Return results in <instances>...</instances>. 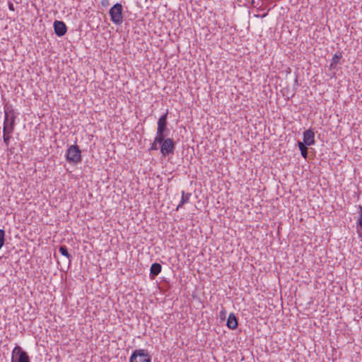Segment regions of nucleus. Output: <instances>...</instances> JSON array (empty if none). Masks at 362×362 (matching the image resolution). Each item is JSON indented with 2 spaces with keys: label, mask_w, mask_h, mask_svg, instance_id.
Wrapping results in <instances>:
<instances>
[{
  "label": "nucleus",
  "mask_w": 362,
  "mask_h": 362,
  "mask_svg": "<svg viewBox=\"0 0 362 362\" xmlns=\"http://www.w3.org/2000/svg\"><path fill=\"white\" fill-rule=\"evenodd\" d=\"M168 111L163 115L158 120V127L156 136V141L160 143L163 138H165L169 130L167 128Z\"/></svg>",
  "instance_id": "f257e3e1"
},
{
  "label": "nucleus",
  "mask_w": 362,
  "mask_h": 362,
  "mask_svg": "<svg viewBox=\"0 0 362 362\" xmlns=\"http://www.w3.org/2000/svg\"><path fill=\"white\" fill-rule=\"evenodd\" d=\"M4 113V129L8 132H13L16 119L15 112L11 107L6 106Z\"/></svg>",
  "instance_id": "f03ea898"
},
{
  "label": "nucleus",
  "mask_w": 362,
  "mask_h": 362,
  "mask_svg": "<svg viewBox=\"0 0 362 362\" xmlns=\"http://www.w3.org/2000/svg\"><path fill=\"white\" fill-rule=\"evenodd\" d=\"M123 7L121 4L117 3L109 11L111 21L115 25H120L123 21Z\"/></svg>",
  "instance_id": "7ed1b4c3"
},
{
  "label": "nucleus",
  "mask_w": 362,
  "mask_h": 362,
  "mask_svg": "<svg viewBox=\"0 0 362 362\" xmlns=\"http://www.w3.org/2000/svg\"><path fill=\"white\" fill-rule=\"evenodd\" d=\"M66 158L69 163H78L81 161V151L77 145H71L66 150Z\"/></svg>",
  "instance_id": "20e7f679"
},
{
  "label": "nucleus",
  "mask_w": 362,
  "mask_h": 362,
  "mask_svg": "<svg viewBox=\"0 0 362 362\" xmlns=\"http://www.w3.org/2000/svg\"><path fill=\"white\" fill-rule=\"evenodd\" d=\"M129 362H151V358L147 350L139 349L132 352Z\"/></svg>",
  "instance_id": "39448f33"
},
{
  "label": "nucleus",
  "mask_w": 362,
  "mask_h": 362,
  "mask_svg": "<svg viewBox=\"0 0 362 362\" xmlns=\"http://www.w3.org/2000/svg\"><path fill=\"white\" fill-rule=\"evenodd\" d=\"M160 144H161L160 153L163 156H166L173 152L175 143L172 139L163 138V141Z\"/></svg>",
  "instance_id": "423d86ee"
},
{
  "label": "nucleus",
  "mask_w": 362,
  "mask_h": 362,
  "mask_svg": "<svg viewBox=\"0 0 362 362\" xmlns=\"http://www.w3.org/2000/svg\"><path fill=\"white\" fill-rule=\"evenodd\" d=\"M13 356H16L17 362H30L28 354L18 346H16L13 350L12 360H13Z\"/></svg>",
  "instance_id": "0eeeda50"
},
{
  "label": "nucleus",
  "mask_w": 362,
  "mask_h": 362,
  "mask_svg": "<svg viewBox=\"0 0 362 362\" xmlns=\"http://www.w3.org/2000/svg\"><path fill=\"white\" fill-rule=\"evenodd\" d=\"M53 25H54V33L58 37L64 36L66 34V33L67 31V28H66V24L63 21H55L54 22Z\"/></svg>",
  "instance_id": "6e6552de"
},
{
  "label": "nucleus",
  "mask_w": 362,
  "mask_h": 362,
  "mask_svg": "<svg viewBox=\"0 0 362 362\" xmlns=\"http://www.w3.org/2000/svg\"><path fill=\"white\" fill-rule=\"evenodd\" d=\"M307 146H311L315 144V133L310 129L303 132V142Z\"/></svg>",
  "instance_id": "1a4fd4ad"
},
{
  "label": "nucleus",
  "mask_w": 362,
  "mask_h": 362,
  "mask_svg": "<svg viewBox=\"0 0 362 362\" xmlns=\"http://www.w3.org/2000/svg\"><path fill=\"white\" fill-rule=\"evenodd\" d=\"M162 267L159 263H153L151 266L150 269V276L151 279H154L155 276H158L161 272Z\"/></svg>",
  "instance_id": "9d476101"
},
{
  "label": "nucleus",
  "mask_w": 362,
  "mask_h": 362,
  "mask_svg": "<svg viewBox=\"0 0 362 362\" xmlns=\"http://www.w3.org/2000/svg\"><path fill=\"white\" fill-rule=\"evenodd\" d=\"M238 320L233 313H230L227 320V326L230 329H235L238 327Z\"/></svg>",
  "instance_id": "9b49d317"
},
{
  "label": "nucleus",
  "mask_w": 362,
  "mask_h": 362,
  "mask_svg": "<svg viewBox=\"0 0 362 362\" xmlns=\"http://www.w3.org/2000/svg\"><path fill=\"white\" fill-rule=\"evenodd\" d=\"M191 196V193H185V191H182V198L180 204L177 206L176 209L178 210L180 207L182 206V205L188 203Z\"/></svg>",
  "instance_id": "f8f14e48"
},
{
  "label": "nucleus",
  "mask_w": 362,
  "mask_h": 362,
  "mask_svg": "<svg viewBox=\"0 0 362 362\" xmlns=\"http://www.w3.org/2000/svg\"><path fill=\"white\" fill-rule=\"evenodd\" d=\"M341 57H342L341 53H340V52L335 53L332 59V62H331L330 66L332 68H335L337 66V65L339 64V60L341 59Z\"/></svg>",
  "instance_id": "ddd939ff"
},
{
  "label": "nucleus",
  "mask_w": 362,
  "mask_h": 362,
  "mask_svg": "<svg viewBox=\"0 0 362 362\" xmlns=\"http://www.w3.org/2000/svg\"><path fill=\"white\" fill-rule=\"evenodd\" d=\"M298 146L302 156L304 158H306L307 156H308V148L306 147L307 145H305L304 143H303L301 141H298Z\"/></svg>",
  "instance_id": "4468645a"
},
{
  "label": "nucleus",
  "mask_w": 362,
  "mask_h": 362,
  "mask_svg": "<svg viewBox=\"0 0 362 362\" xmlns=\"http://www.w3.org/2000/svg\"><path fill=\"white\" fill-rule=\"evenodd\" d=\"M59 250L63 256L67 257L69 260L71 259V255L68 252V249L65 245H61Z\"/></svg>",
  "instance_id": "2eb2a0df"
},
{
  "label": "nucleus",
  "mask_w": 362,
  "mask_h": 362,
  "mask_svg": "<svg viewBox=\"0 0 362 362\" xmlns=\"http://www.w3.org/2000/svg\"><path fill=\"white\" fill-rule=\"evenodd\" d=\"M3 133H4V142L6 144V146L8 145V143H9V141H10V139H11V136H10V134L12 133V132H8L4 129H3Z\"/></svg>",
  "instance_id": "dca6fc26"
},
{
  "label": "nucleus",
  "mask_w": 362,
  "mask_h": 362,
  "mask_svg": "<svg viewBox=\"0 0 362 362\" xmlns=\"http://www.w3.org/2000/svg\"><path fill=\"white\" fill-rule=\"evenodd\" d=\"M358 227L362 230V206H359V218L357 221Z\"/></svg>",
  "instance_id": "f3484780"
},
{
  "label": "nucleus",
  "mask_w": 362,
  "mask_h": 362,
  "mask_svg": "<svg viewBox=\"0 0 362 362\" xmlns=\"http://www.w3.org/2000/svg\"><path fill=\"white\" fill-rule=\"evenodd\" d=\"M5 241V231L3 229H0V250L3 247Z\"/></svg>",
  "instance_id": "a211bd4d"
},
{
  "label": "nucleus",
  "mask_w": 362,
  "mask_h": 362,
  "mask_svg": "<svg viewBox=\"0 0 362 362\" xmlns=\"http://www.w3.org/2000/svg\"><path fill=\"white\" fill-rule=\"evenodd\" d=\"M158 143V141H156V138H155L153 142L151 144L150 150H157L158 149V146H157Z\"/></svg>",
  "instance_id": "6ab92c4d"
},
{
  "label": "nucleus",
  "mask_w": 362,
  "mask_h": 362,
  "mask_svg": "<svg viewBox=\"0 0 362 362\" xmlns=\"http://www.w3.org/2000/svg\"><path fill=\"white\" fill-rule=\"evenodd\" d=\"M101 4L103 6H107L110 5L109 0H101Z\"/></svg>",
  "instance_id": "aec40b11"
},
{
  "label": "nucleus",
  "mask_w": 362,
  "mask_h": 362,
  "mask_svg": "<svg viewBox=\"0 0 362 362\" xmlns=\"http://www.w3.org/2000/svg\"><path fill=\"white\" fill-rule=\"evenodd\" d=\"M8 8L12 11H15V8H14V6L13 4V3L11 2H8Z\"/></svg>",
  "instance_id": "412c9836"
},
{
  "label": "nucleus",
  "mask_w": 362,
  "mask_h": 362,
  "mask_svg": "<svg viewBox=\"0 0 362 362\" xmlns=\"http://www.w3.org/2000/svg\"><path fill=\"white\" fill-rule=\"evenodd\" d=\"M224 314H225V313H223V311H222V312H221V315H223Z\"/></svg>",
  "instance_id": "4be33fe9"
},
{
  "label": "nucleus",
  "mask_w": 362,
  "mask_h": 362,
  "mask_svg": "<svg viewBox=\"0 0 362 362\" xmlns=\"http://www.w3.org/2000/svg\"><path fill=\"white\" fill-rule=\"evenodd\" d=\"M266 15H267L266 13L263 14V15H262V17H264V16H266Z\"/></svg>",
  "instance_id": "5701e85b"
}]
</instances>
